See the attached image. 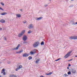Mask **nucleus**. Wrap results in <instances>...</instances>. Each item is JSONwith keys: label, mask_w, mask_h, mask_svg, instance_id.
<instances>
[{"label": "nucleus", "mask_w": 77, "mask_h": 77, "mask_svg": "<svg viewBox=\"0 0 77 77\" xmlns=\"http://www.w3.org/2000/svg\"><path fill=\"white\" fill-rule=\"evenodd\" d=\"M40 44V43L39 42H35L34 43L33 45V46L34 48H35L37 47H38V46Z\"/></svg>", "instance_id": "obj_1"}, {"label": "nucleus", "mask_w": 77, "mask_h": 77, "mask_svg": "<svg viewBox=\"0 0 77 77\" xmlns=\"http://www.w3.org/2000/svg\"><path fill=\"white\" fill-rule=\"evenodd\" d=\"M72 51H71L67 53V54L64 57H66V58H65V59H66L68 57H69V56H70V54H71V53H72Z\"/></svg>", "instance_id": "obj_2"}, {"label": "nucleus", "mask_w": 77, "mask_h": 77, "mask_svg": "<svg viewBox=\"0 0 77 77\" xmlns=\"http://www.w3.org/2000/svg\"><path fill=\"white\" fill-rule=\"evenodd\" d=\"M25 30H23L22 31L21 33H19L18 35L19 37H21L23 35H24V32H25Z\"/></svg>", "instance_id": "obj_3"}, {"label": "nucleus", "mask_w": 77, "mask_h": 77, "mask_svg": "<svg viewBox=\"0 0 77 77\" xmlns=\"http://www.w3.org/2000/svg\"><path fill=\"white\" fill-rule=\"evenodd\" d=\"M27 36L25 35H23V41H26V40H27Z\"/></svg>", "instance_id": "obj_4"}, {"label": "nucleus", "mask_w": 77, "mask_h": 77, "mask_svg": "<svg viewBox=\"0 0 77 77\" xmlns=\"http://www.w3.org/2000/svg\"><path fill=\"white\" fill-rule=\"evenodd\" d=\"M34 26L32 24H30L28 26V28L30 29H32L33 28Z\"/></svg>", "instance_id": "obj_5"}, {"label": "nucleus", "mask_w": 77, "mask_h": 77, "mask_svg": "<svg viewBox=\"0 0 77 77\" xmlns=\"http://www.w3.org/2000/svg\"><path fill=\"white\" fill-rule=\"evenodd\" d=\"M20 44H19L17 46V47L16 48H13V50H18V48L20 47Z\"/></svg>", "instance_id": "obj_6"}, {"label": "nucleus", "mask_w": 77, "mask_h": 77, "mask_svg": "<svg viewBox=\"0 0 77 77\" xmlns=\"http://www.w3.org/2000/svg\"><path fill=\"white\" fill-rule=\"evenodd\" d=\"M23 68V66L22 65L20 66L18 68L16 69V71H17L18 70L21 69V68Z\"/></svg>", "instance_id": "obj_7"}, {"label": "nucleus", "mask_w": 77, "mask_h": 77, "mask_svg": "<svg viewBox=\"0 0 77 77\" xmlns=\"http://www.w3.org/2000/svg\"><path fill=\"white\" fill-rule=\"evenodd\" d=\"M29 56V54L26 53H25L23 54V57H28Z\"/></svg>", "instance_id": "obj_8"}, {"label": "nucleus", "mask_w": 77, "mask_h": 77, "mask_svg": "<svg viewBox=\"0 0 77 77\" xmlns=\"http://www.w3.org/2000/svg\"><path fill=\"white\" fill-rule=\"evenodd\" d=\"M43 18V17H36L35 18V20H37L38 21V20H42Z\"/></svg>", "instance_id": "obj_9"}, {"label": "nucleus", "mask_w": 77, "mask_h": 77, "mask_svg": "<svg viewBox=\"0 0 77 77\" xmlns=\"http://www.w3.org/2000/svg\"><path fill=\"white\" fill-rule=\"evenodd\" d=\"M34 51H34V52H32V51H30V54H31V55H33V54H34L36 53V50H34Z\"/></svg>", "instance_id": "obj_10"}, {"label": "nucleus", "mask_w": 77, "mask_h": 77, "mask_svg": "<svg viewBox=\"0 0 77 77\" xmlns=\"http://www.w3.org/2000/svg\"><path fill=\"white\" fill-rule=\"evenodd\" d=\"M71 71L72 74H75V73H76V70L75 69H72Z\"/></svg>", "instance_id": "obj_11"}, {"label": "nucleus", "mask_w": 77, "mask_h": 77, "mask_svg": "<svg viewBox=\"0 0 77 77\" xmlns=\"http://www.w3.org/2000/svg\"><path fill=\"white\" fill-rule=\"evenodd\" d=\"M5 69H2L1 73L2 74L3 73L4 75H6V73L5 72Z\"/></svg>", "instance_id": "obj_12"}, {"label": "nucleus", "mask_w": 77, "mask_h": 77, "mask_svg": "<svg viewBox=\"0 0 77 77\" xmlns=\"http://www.w3.org/2000/svg\"><path fill=\"white\" fill-rule=\"evenodd\" d=\"M10 77H17V76L14 74H11L10 76Z\"/></svg>", "instance_id": "obj_13"}, {"label": "nucleus", "mask_w": 77, "mask_h": 77, "mask_svg": "<svg viewBox=\"0 0 77 77\" xmlns=\"http://www.w3.org/2000/svg\"><path fill=\"white\" fill-rule=\"evenodd\" d=\"M1 23H5V21L3 19H2L0 21Z\"/></svg>", "instance_id": "obj_14"}, {"label": "nucleus", "mask_w": 77, "mask_h": 77, "mask_svg": "<svg viewBox=\"0 0 77 77\" xmlns=\"http://www.w3.org/2000/svg\"><path fill=\"white\" fill-rule=\"evenodd\" d=\"M40 61V59H38L36 60V61H35L36 63H39V62Z\"/></svg>", "instance_id": "obj_15"}, {"label": "nucleus", "mask_w": 77, "mask_h": 77, "mask_svg": "<svg viewBox=\"0 0 77 77\" xmlns=\"http://www.w3.org/2000/svg\"><path fill=\"white\" fill-rule=\"evenodd\" d=\"M16 16L18 17V18H20L21 17V15L20 14H17Z\"/></svg>", "instance_id": "obj_16"}, {"label": "nucleus", "mask_w": 77, "mask_h": 77, "mask_svg": "<svg viewBox=\"0 0 77 77\" xmlns=\"http://www.w3.org/2000/svg\"><path fill=\"white\" fill-rule=\"evenodd\" d=\"M6 14H7V13L5 12L1 13V15H6Z\"/></svg>", "instance_id": "obj_17"}, {"label": "nucleus", "mask_w": 77, "mask_h": 77, "mask_svg": "<svg viewBox=\"0 0 77 77\" xmlns=\"http://www.w3.org/2000/svg\"><path fill=\"white\" fill-rule=\"evenodd\" d=\"M52 74V72H50L49 73H46V75H51V74Z\"/></svg>", "instance_id": "obj_18"}, {"label": "nucleus", "mask_w": 77, "mask_h": 77, "mask_svg": "<svg viewBox=\"0 0 77 77\" xmlns=\"http://www.w3.org/2000/svg\"><path fill=\"white\" fill-rule=\"evenodd\" d=\"M41 45H44V42H42L41 43Z\"/></svg>", "instance_id": "obj_19"}, {"label": "nucleus", "mask_w": 77, "mask_h": 77, "mask_svg": "<svg viewBox=\"0 0 77 77\" xmlns=\"http://www.w3.org/2000/svg\"><path fill=\"white\" fill-rule=\"evenodd\" d=\"M68 75H70L71 74V72L70 71H69L67 72Z\"/></svg>", "instance_id": "obj_20"}, {"label": "nucleus", "mask_w": 77, "mask_h": 77, "mask_svg": "<svg viewBox=\"0 0 77 77\" xmlns=\"http://www.w3.org/2000/svg\"><path fill=\"white\" fill-rule=\"evenodd\" d=\"M28 59L29 60H31V59H32V57H28Z\"/></svg>", "instance_id": "obj_21"}, {"label": "nucleus", "mask_w": 77, "mask_h": 77, "mask_svg": "<svg viewBox=\"0 0 77 77\" xmlns=\"http://www.w3.org/2000/svg\"><path fill=\"white\" fill-rule=\"evenodd\" d=\"M77 39V36H74V39Z\"/></svg>", "instance_id": "obj_22"}, {"label": "nucleus", "mask_w": 77, "mask_h": 77, "mask_svg": "<svg viewBox=\"0 0 77 77\" xmlns=\"http://www.w3.org/2000/svg\"><path fill=\"white\" fill-rule=\"evenodd\" d=\"M70 38L71 39H74V36L70 37Z\"/></svg>", "instance_id": "obj_23"}, {"label": "nucleus", "mask_w": 77, "mask_h": 77, "mask_svg": "<svg viewBox=\"0 0 77 77\" xmlns=\"http://www.w3.org/2000/svg\"><path fill=\"white\" fill-rule=\"evenodd\" d=\"M73 25H76V24H77V22L75 23H73Z\"/></svg>", "instance_id": "obj_24"}, {"label": "nucleus", "mask_w": 77, "mask_h": 77, "mask_svg": "<svg viewBox=\"0 0 77 77\" xmlns=\"http://www.w3.org/2000/svg\"><path fill=\"white\" fill-rule=\"evenodd\" d=\"M64 75H65V77H67V76H68V75H67V74H66V73H65V74H64Z\"/></svg>", "instance_id": "obj_25"}, {"label": "nucleus", "mask_w": 77, "mask_h": 77, "mask_svg": "<svg viewBox=\"0 0 77 77\" xmlns=\"http://www.w3.org/2000/svg\"><path fill=\"white\" fill-rule=\"evenodd\" d=\"M60 58H58V59H57V60H55V61H58V60H60Z\"/></svg>", "instance_id": "obj_26"}, {"label": "nucleus", "mask_w": 77, "mask_h": 77, "mask_svg": "<svg viewBox=\"0 0 77 77\" xmlns=\"http://www.w3.org/2000/svg\"><path fill=\"white\" fill-rule=\"evenodd\" d=\"M1 4L2 5V6H4L5 5L4 4V3H3V2H1Z\"/></svg>", "instance_id": "obj_27"}, {"label": "nucleus", "mask_w": 77, "mask_h": 77, "mask_svg": "<svg viewBox=\"0 0 77 77\" xmlns=\"http://www.w3.org/2000/svg\"><path fill=\"white\" fill-rule=\"evenodd\" d=\"M0 10H1V11H4V10H3V8L1 7H0Z\"/></svg>", "instance_id": "obj_28"}, {"label": "nucleus", "mask_w": 77, "mask_h": 77, "mask_svg": "<svg viewBox=\"0 0 77 77\" xmlns=\"http://www.w3.org/2000/svg\"><path fill=\"white\" fill-rule=\"evenodd\" d=\"M30 31H31L30 30L28 32V33H32V32H31Z\"/></svg>", "instance_id": "obj_29"}, {"label": "nucleus", "mask_w": 77, "mask_h": 77, "mask_svg": "<svg viewBox=\"0 0 77 77\" xmlns=\"http://www.w3.org/2000/svg\"><path fill=\"white\" fill-rule=\"evenodd\" d=\"M8 64H10V63H11V61H8Z\"/></svg>", "instance_id": "obj_30"}, {"label": "nucleus", "mask_w": 77, "mask_h": 77, "mask_svg": "<svg viewBox=\"0 0 77 77\" xmlns=\"http://www.w3.org/2000/svg\"><path fill=\"white\" fill-rule=\"evenodd\" d=\"M20 53H22L23 51V50H21L20 51H19Z\"/></svg>", "instance_id": "obj_31"}, {"label": "nucleus", "mask_w": 77, "mask_h": 77, "mask_svg": "<svg viewBox=\"0 0 77 77\" xmlns=\"http://www.w3.org/2000/svg\"><path fill=\"white\" fill-rule=\"evenodd\" d=\"M26 23H27V22H26V21H24L23 22V23L24 24H26Z\"/></svg>", "instance_id": "obj_32"}, {"label": "nucleus", "mask_w": 77, "mask_h": 77, "mask_svg": "<svg viewBox=\"0 0 77 77\" xmlns=\"http://www.w3.org/2000/svg\"><path fill=\"white\" fill-rule=\"evenodd\" d=\"M16 53L17 54H19V53H20V51H18V52H17Z\"/></svg>", "instance_id": "obj_33"}, {"label": "nucleus", "mask_w": 77, "mask_h": 77, "mask_svg": "<svg viewBox=\"0 0 77 77\" xmlns=\"http://www.w3.org/2000/svg\"><path fill=\"white\" fill-rule=\"evenodd\" d=\"M48 6V5H44L45 7H47Z\"/></svg>", "instance_id": "obj_34"}, {"label": "nucleus", "mask_w": 77, "mask_h": 77, "mask_svg": "<svg viewBox=\"0 0 77 77\" xmlns=\"http://www.w3.org/2000/svg\"><path fill=\"white\" fill-rule=\"evenodd\" d=\"M4 38L5 40V41H6V37H4Z\"/></svg>", "instance_id": "obj_35"}, {"label": "nucleus", "mask_w": 77, "mask_h": 77, "mask_svg": "<svg viewBox=\"0 0 77 77\" xmlns=\"http://www.w3.org/2000/svg\"><path fill=\"white\" fill-rule=\"evenodd\" d=\"M73 60V59H72L71 60H68V61H71V60Z\"/></svg>", "instance_id": "obj_36"}, {"label": "nucleus", "mask_w": 77, "mask_h": 77, "mask_svg": "<svg viewBox=\"0 0 77 77\" xmlns=\"http://www.w3.org/2000/svg\"><path fill=\"white\" fill-rule=\"evenodd\" d=\"M2 28H0V31H2Z\"/></svg>", "instance_id": "obj_37"}, {"label": "nucleus", "mask_w": 77, "mask_h": 77, "mask_svg": "<svg viewBox=\"0 0 77 77\" xmlns=\"http://www.w3.org/2000/svg\"><path fill=\"white\" fill-rule=\"evenodd\" d=\"M68 66H69H69H71V64H69Z\"/></svg>", "instance_id": "obj_38"}, {"label": "nucleus", "mask_w": 77, "mask_h": 77, "mask_svg": "<svg viewBox=\"0 0 77 77\" xmlns=\"http://www.w3.org/2000/svg\"><path fill=\"white\" fill-rule=\"evenodd\" d=\"M20 11H23V9H20Z\"/></svg>", "instance_id": "obj_39"}, {"label": "nucleus", "mask_w": 77, "mask_h": 77, "mask_svg": "<svg viewBox=\"0 0 77 77\" xmlns=\"http://www.w3.org/2000/svg\"><path fill=\"white\" fill-rule=\"evenodd\" d=\"M23 44H26V42H23Z\"/></svg>", "instance_id": "obj_40"}, {"label": "nucleus", "mask_w": 77, "mask_h": 77, "mask_svg": "<svg viewBox=\"0 0 77 77\" xmlns=\"http://www.w3.org/2000/svg\"><path fill=\"white\" fill-rule=\"evenodd\" d=\"M67 69H69V67H67Z\"/></svg>", "instance_id": "obj_41"}, {"label": "nucleus", "mask_w": 77, "mask_h": 77, "mask_svg": "<svg viewBox=\"0 0 77 77\" xmlns=\"http://www.w3.org/2000/svg\"><path fill=\"white\" fill-rule=\"evenodd\" d=\"M75 57H77V56H75Z\"/></svg>", "instance_id": "obj_42"}, {"label": "nucleus", "mask_w": 77, "mask_h": 77, "mask_svg": "<svg viewBox=\"0 0 77 77\" xmlns=\"http://www.w3.org/2000/svg\"><path fill=\"white\" fill-rule=\"evenodd\" d=\"M2 63V62H0V63Z\"/></svg>", "instance_id": "obj_43"}, {"label": "nucleus", "mask_w": 77, "mask_h": 77, "mask_svg": "<svg viewBox=\"0 0 77 77\" xmlns=\"http://www.w3.org/2000/svg\"><path fill=\"white\" fill-rule=\"evenodd\" d=\"M2 77V76H0V77Z\"/></svg>", "instance_id": "obj_44"}, {"label": "nucleus", "mask_w": 77, "mask_h": 77, "mask_svg": "<svg viewBox=\"0 0 77 77\" xmlns=\"http://www.w3.org/2000/svg\"><path fill=\"white\" fill-rule=\"evenodd\" d=\"M49 0V1H50L51 0Z\"/></svg>", "instance_id": "obj_45"}]
</instances>
